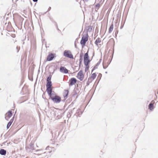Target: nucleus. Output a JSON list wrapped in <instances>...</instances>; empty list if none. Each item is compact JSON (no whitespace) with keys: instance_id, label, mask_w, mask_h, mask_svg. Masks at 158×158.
<instances>
[{"instance_id":"f257e3e1","label":"nucleus","mask_w":158,"mask_h":158,"mask_svg":"<svg viewBox=\"0 0 158 158\" xmlns=\"http://www.w3.org/2000/svg\"><path fill=\"white\" fill-rule=\"evenodd\" d=\"M88 35L87 33L85 34V35H83L82 37L80 44L83 46H85L86 42L88 40Z\"/></svg>"},{"instance_id":"f03ea898","label":"nucleus","mask_w":158,"mask_h":158,"mask_svg":"<svg viewBox=\"0 0 158 158\" xmlns=\"http://www.w3.org/2000/svg\"><path fill=\"white\" fill-rule=\"evenodd\" d=\"M49 97L54 103H59L61 101L60 97L57 95H55L54 96L52 95L51 97Z\"/></svg>"},{"instance_id":"7ed1b4c3","label":"nucleus","mask_w":158,"mask_h":158,"mask_svg":"<svg viewBox=\"0 0 158 158\" xmlns=\"http://www.w3.org/2000/svg\"><path fill=\"white\" fill-rule=\"evenodd\" d=\"M64 56L71 59H73V55L69 51L65 50L64 52Z\"/></svg>"},{"instance_id":"20e7f679","label":"nucleus","mask_w":158,"mask_h":158,"mask_svg":"<svg viewBox=\"0 0 158 158\" xmlns=\"http://www.w3.org/2000/svg\"><path fill=\"white\" fill-rule=\"evenodd\" d=\"M84 77V75L83 74L82 71H80L77 73V77L81 81H82Z\"/></svg>"},{"instance_id":"39448f33","label":"nucleus","mask_w":158,"mask_h":158,"mask_svg":"<svg viewBox=\"0 0 158 158\" xmlns=\"http://www.w3.org/2000/svg\"><path fill=\"white\" fill-rule=\"evenodd\" d=\"M60 71L63 73L67 74L68 73L69 70L64 66H61L60 67Z\"/></svg>"},{"instance_id":"423d86ee","label":"nucleus","mask_w":158,"mask_h":158,"mask_svg":"<svg viewBox=\"0 0 158 158\" xmlns=\"http://www.w3.org/2000/svg\"><path fill=\"white\" fill-rule=\"evenodd\" d=\"M77 81V80L74 77L72 78L69 80V85L71 86L73 85L76 83Z\"/></svg>"},{"instance_id":"0eeeda50","label":"nucleus","mask_w":158,"mask_h":158,"mask_svg":"<svg viewBox=\"0 0 158 158\" xmlns=\"http://www.w3.org/2000/svg\"><path fill=\"white\" fill-rule=\"evenodd\" d=\"M47 89L46 91L47 92L48 94L49 95V96L50 97H51L52 95V88L51 87H46Z\"/></svg>"},{"instance_id":"6e6552de","label":"nucleus","mask_w":158,"mask_h":158,"mask_svg":"<svg viewBox=\"0 0 158 158\" xmlns=\"http://www.w3.org/2000/svg\"><path fill=\"white\" fill-rule=\"evenodd\" d=\"M54 57V55L53 53L49 54L47 57V60L48 61H50L52 60Z\"/></svg>"},{"instance_id":"1a4fd4ad","label":"nucleus","mask_w":158,"mask_h":158,"mask_svg":"<svg viewBox=\"0 0 158 158\" xmlns=\"http://www.w3.org/2000/svg\"><path fill=\"white\" fill-rule=\"evenodd\" d=\"M14 116L13 117V118L10 120V121L7 123L6 126V128L7 129H8L11 125L12 123H13L14 121Z\"/></svg>"},{"instance_id":"9d476101","label":"nucleus","mask_w":158,"mask_h":158,"mask_svg":"<svg viewBox=\"0 0 158 158\" xmlns=\"http://www.w3.org/2000/svg\"><path fill=\"white\" fill-rule=\"evenodd\" d=\"M6 152V151L4 149H2L0 150V154L2 155H5Z\"/></svg>"},{"instance_id":"9b49d317","label":"nucleus","mask_w":158,"mask_h":158,"mask_svg":"<svg viewBox=\"0 0 158 158\" xmlns=\"http://www.w3.org/2000/svg\"><path fill=\"white\" fill-rule=\"evenodd\" d=\"M86 30H87V32H91L92 30V26H89L86 27Z\"/></svg>"},{"instance_id":"f8f14e48","label":"nucleus","mask_w":158,"mask_h":158,"mask_svg":"<svg viewBox=\"0 0 158 158\" xmlns=\"http://www.w3.org/2000/svg\"><path fill=\"white\" fill-rule=\"evenodd\" d=\"M88 51L86 53H85L84 56V60H89V57L88 56Z\"/></svg>"},{"instance_id":"ddd939ff","label":"nucleus","mask_w":158,"mask_h":158,"mask_svg":"<svg viewBox=\"0 0 158 158\" xmlns=\"http://www.w3.org/2000/svg\"><path fill=\"white\" fill-rule=\"evenodd\" d=\"M148 107L150 110H152L154 109L153 104L152 103H150Z\"/></svg>"},{"instance_id":"4468645a","label":"nucleus","mask_w":158,"mask_h":158,"mask_svg":"<svg viewBox=\"0 0 158 158\" xmlns=\"http://www.w3.org/2000/svg\"><path fill=\"white\" fill-rule=\"evenodd\" d=\"M89 60H84V64L85 65H89V64L90 62Z\"/></svg>"},{"instance_id":"2eb2a0df","label":"nucleus","mask_w":158,"mask_h":158,"mask_svg":"<svg viewBox=\"0 0 158 158\" xmlns=\"http://www.w3.org/2000/svg\"><path fill=\"white\" fill-rule=\"evenodd\" d=\"M52 84L51 81L47 82L46 87H52Z\"/></svg>"},{"instance_id":"dca6fc26","label":"nucleus","mask_w":158,"mask_h":158,"mask_svg":"<svg viewBox=\"0 0 158 158\" xmlns=\"http://www.w3.org/2000/svg\"><path fill=\"white\" fill-rule=\"evenodd\" d=\"M101 42V40L99 38H98L95 42V44L97 45H98V43H100Z\"/></svg>"},{"instance_id":"f3484780","label":"nucleus","mask_w":158,"mask_h":158,"mask_svg":"<svg viewBox=\"0 0 158 158\" xmlns=\"http://www.w3.org/2000/svg\"><path fill=\"white\" fill-rule=\"evenodd\" d=\"M113 24H112V25H111L110 26L109 28V33H111V32L113 30Z\"/></svg>"},{"instance_id":"a211bd4d","label":"nucleus","mask_w":158,"mask_h":158,"mask_svg":"<svg viewBox=\"0 0 158 158\" xmlns=\"http://www.w3.org/2000/svg\"><path fill=\"white\" fill-rule=\"evenodd\" d=\"M101 5L99 3L97 4L95 6V10L97 11L100 8Z\"/></svg>"},{"instance_id":"6ab92c4d","label":"nucleus","mask_w":158,"mask_h":158,"mask_svg":"<svg viewBox=\"0 0 158 158\" xmlns=\"http://www.w3.org/2000/svg\"><path fill=\"white\" fill-rule=\"evenodd\" d=\"M6 114H7V116H8L9 117H11L12 114V111L10 110L8 111L6 113Z\"/></svg>"},{"instance_id":"aec40b11","label":"nucleus","mask_w":158,"mask_h":158,"mask_svg":"<svg viewBox=\"0 0 158 158\" xmlns=\"http://www.w3.org/2000/svg\"><path fill=\"white\" fill-rule=\"evenodd\" d=\"M100 62H98V63L96 64V65L93 68L92 71V72H93V70L95 69H97V66L99 65L100 64Z\"/></svg>"},{"instance_id":"412c9836","label":"nucleus","mask_w":158,"mask_h":158,"mask_svg":"<svg viewBox=\"0 0 158 158\" xmlns=\"http://www.w3.org/2000/svg\"><path fill=\"white\" fill-rule=\"evenodd\" d=\"M96 74L95 73H94L92 74L90 77L94 80L96 78Z\"/></svg>"},{"instance_id":"4be33fe9","label":"nucleus","mask_w":158,"mask_h":158,"mask_svg":"<svg viewBox=\"0 0 158 158\" xmlns=\"http://www.w3.org/2000/svg\"><path fill=\"white\" fill-rule=\"evenodd\" d=\"M51 77H52V76L49 75L47 79V80H46L47 82L51 81Z\"/></svg>"},{"instance_id":"5701e85b","label":"nucleus","mask_w":158,"mask_h":158,"mask_svg":"<svg viewBox=\"0 0 158 158\" xmlns=\"http://www.w3.org/2000/svg\"><path fill=\"white\" fill-rule=\"evenodd\" d=\"M69 93V91L68 90H66L65 91V92L64 93V98L65 97H67Z\"/></svg>"},{"instance_id":"b1692460","label":"nucleus","mask_w":158,"mask_h":158,"mask_svg":"<svg viewBox=\"0 0 158 158\" xmlns=\"http://www.w3.org/2000/svg\"><path fill=\"white\" fill-rule=\"evenodd\" d=\"M94 79H93V78H91L90 77H89L88 79V81H89L91 83L92 82V81Z\"/></svg>"},{"instance_id":"393cba45","label":"nucleus","mask_w":158,"mask_h":158,"mask_svg":"<svg viewBox=\"0 0 158 158\" xmlns=\"http://www.w3.org/2000/svg\"><path fill=\"white\" fill-rule=\"evenodd\" d=\"M86 66V67L85 68V72H87L89 69V65H88V66Z\"/></svg>"},{"instance_id":"a878e982","label":"nucleus","mask_w":158,"mask_h":158,"mask_svg":"<svg viewBox=\"0 0 158 158\" xmlns=\"http://www.w3.org/2000/svg\"><path fill=\"white\" fill-rule=\"evenodd\" d=\"M10 118V117H9L8 116H5V119L7 120V121H8L9 120Z\"/></svg>"},{"instance_id":"bb28decb","label":"nucleus","mask_w":158,"mask_h":158,"mask_svg":"<svg viewBox=\"0 0 158 158\" xmlns=\"http://www.w3.org/2000/svg\"><path fill=\"white\" fill-rule=\"evenodd\" d=\"M80 59H79V64L80 65L81 64L82 61V59H81V56H80Z\"/></svg>"},{"instance_id":"cd10ccee","label":"nucleus","mask_w":158,"mask_h":158,"mask_svg":"<svg viewBox=\"0 0 158 158\" xmlns=\"http://www.w3.org/2000/svg\"><path fill=\"white\" fill-rule=\"evenodd\" d=\"M90 83V82L88 80L86 83L87 85H89Z\"/></svg>"},{"instance_id":"c85d7f7f","label":"nucleus","mask_w":158,"mask_h":158,"mask_svg":"<svg viewBox=\"0 0 158 158\" xmlns=\"http://www.w3.org/2000/svg\"><path fill=\"white\" fill-rule=\"evenodd\" d=\"M20 49V47L18 48V47H16V49L17 50V52H18L19 50Z\"/></svg>"},{"instance_id":"c756f323","label":"nucleus","mask_w":158,"mask_h":158,"mask_svg":"<svg viewBox=\"0 0 158 158\" xmlns=\"http://www.w3.org/2000/svg\"><path fill=\"white\" fill-rule=\"evenodd\" d=\"M89 0H83L84 2H88Z\"/></svg>"},{"instance_id":"7c9ffc66","label":"nucleus","mask_w":158,"mask_h":158,"mask_svg":"<svg viewBox=\"0 0 158 158\" xmlns=\"http://www.w3.org/2000/svg\"><path fill=\"white\" fill-rule=\"evenodd\" d=\"M33 1L35 2H36L38 1V0H33Z\"/></svg>"},{"instance_id":"2f4dec72","label":"nucleus","mask_w":158,"mask_h":158,"mask_svg":"<svg viewBox=\"0 0 158 158\" xmlns=\"http://www.w3.org/2000/svg\"><path fill=\"white\" fill-rule=\"evenodd\" d=\"M51 9V7H49L48 9V10H50Z\"/></svg>"},{"instance_id":"473e14b6","label":"nucleus","mask_w":158,"mask_h":158,"mask_svg":"<svg viewBox=\"0 0 158 158\" xmlns=\"http://www.w3.org/2000/svg\"><path fill=\"white\" fill-rule=\"evenodd\" d=\"M103 68L104 69H105L106 68V67H105L104 66H103Z\"/></svg>"},{"instance_id":"72a5a7b5","label":"nucleus","mask_w":158,"mask_h":158,"mask_svg":"<svg viewBox=\"0 0 158 158\" xmlns=\"http://www.w3.org/2000/svg\"><path fill=\"white\" fill-rule=\"evenodd\" d=\"M75 47L76 48V44H75Z\"/></svg>"},{"instance_id":"f704fd0d","label":"nucleus","mask_w":158,"mask_h":158,"mask_svg":"<svg viewBox=\"0 0 158 158\" xmlns=\"http://www.w3.org/2000/svg\"><path fill=\"white\" fill-rule=\"evenodd\" d=\"M39 151V150H37L36 151V152H37V151Z\"/></svg>"},{"instance_id":"c9c22d12","label":"nucleus","mask_w":158,"mask_h":158,"mask_svg":"<svg viewBox=\"0 0 158 158\" xmlns=\"http://www.w3.org/2000/svg\"><path fill=\"white\" fill-rule=\"evenodd\" d=\"M52 134V132H51Z\"/></svg>"},{"instance_id":"e433bc0d","label":"nucleus","mask_w":158,"mask_h":158,"mask_svg":"<svg viewBox=\"0 0 158 158\" xmlns=\"http://www.w3.org/2000/svg\"><path fill=\"white\" fill-rule=\"evenodd\" d=\"M102 0H101V2Z\"/></svg>"}]
</instances>
